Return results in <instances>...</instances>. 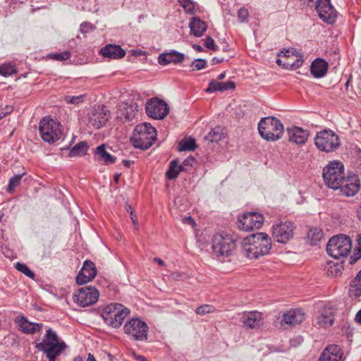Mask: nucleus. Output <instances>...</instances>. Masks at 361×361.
<instances>
[{
	"instance_id": "nucleus-33",
	"label": "nucleus",
	"mask_w": 361,
	"mask_h": 361,
	"mask_svg": "<svg viewBox=\"0 0 361 361\" xmlns=\"http://www.w3.org/2000/svg\"><path fill=\"white\" fill-rule=\"evenodd\" d=\"M189 27L190 33L195 37H200L203 35L207 29V25L205 22L202 20L200 18L194 17L191 19Z\"/></svg>"
},
{
	"instance_id": "nucleus-13",
	"label": "nucleus",
	"mask_w": 361,
	"mask_h": 361,
	"mask_svg": "<svg viewBox=\"0 0 361 361\" xmlns=\"http://www.w3.org/2000/svg\"><path fill=\"white\" fill-rule=\"evenodd\" d=\"M145 111L149 117L161 120L169 114V107L164 100L154 97L147 102Z\"/></svg>"
},
{
	"instance_id": "nucleus-50",
	"label": "nucleus",
	"mask_w": 361,
	"mask_h": 361,
	"mask_svg": "<svg viewBox=\"0 0 361 361\" xmlns=\"http://www.w3.org/2000/svg\"><path fill=\"white\" fill-rule=\"evenodd\" d=\"M249 12L245 8H240L238 11V18L240 23H244L247 20Z\"/></svg>"
},
{
	"instance_id": "nucleus-17",
	"label": "nucleus",
	"mask_w": 361,
	"mask_h": 361,
	"mask_svg": "<svg viewBox=\"0 0 361 361\" xmlns=\"http://www.w3.org/2000/svg\"><path fill=\"white\" fill-rule=\"evenodd\" d=\"M315 9L319 18L328 24H334L337 18V11L334 8L330 0H317Z\"/></svg>"
},
{
	"instance_id": "nucleus-29",
	"label": "nucleus",
	"mask_w": 361,
	"mask_h": 361,
	"mask_svg": "<svg viewBox=\"0 0 361 361\" xmlns=\"http://www.w3.org/2000/svg\"><path fill=\"white\" fill-rule=\"evenodd\" d=\"M94 156L96 161L102 162L106 165L115 163L116 158L110 154L106 151V145L102 144L96 147L94 152Z\"/></svg>"
},
{
	"instance_id": "nucleus-42",
	"label": "nucleus",
	"mask_w": 361,
	"mask_h": 361,
	"mask_svg": "<svg viewBox=\"0 0 361 361\" xmlns=\"http://www.w3.org/2000/svg\"><path fill=\"white\" fill-rule=\"evenodd\" d=\"M23 175V174H17L10 178V180L8 181V188H7L8 192H9L11 194L13 192L15 188L20 185Z\"/></svg>"
},
{
	"instance_id": "nucleus-63",
	"label": "nucleus",
	"mask_w": 361,
	"mask_h": 361,
	"mask_svg": "<svg viewBox=\"0 0 361 361\" xmlns=\"http://www.w3.org/2000/svg\"><path fill=\"white\" fill-rule=\"evenodd\" d=\"M87 361H96V359L92 353H89L87 355Z\"/></svg>"
},
{
	"instance_id": "nucleus-31",
	"label": "nucleus",
	"mask_w": 361,
	"mask_h": 361,
	"mask_svg": "<svg viewBox=\"0 0 361 361\" xmlns=\"http://www.w3.org/2000/svg\"><path fill=\"white\" fill-rule=\"evenodd\" d=\"M305 319V314L300 310H291L283 314L282 322L286 324L298 325Z\"/></svg>"
},
{
	"instance_id": "nucleus-64",
	"label": "nucleus",
	"mask_w": 361,
	"mask_h": 361,
	"mask_svg": "<svg viewBox=\"0 0 361 361\" xmlns=\"http://www.w3.org/2000/svg\"><path fill=\"white\" fill-rule=\"evenodd\" d=\"M123 165L126 167L129 168L131 164L133 163V161H129V160H123Z\"/></svg>"
},
{
	"instance_id": "nucleus-5",
	"label": "nucleus",
	"mask_w": 361,
	"mask_h": 361,
	"mask_svg": "<svg viewBox=\"0 0 361 361\" xmlns=\"http://www.w3.org/2000/svg\"><path fill=\"white\" fill-rule=\"evenodd\" d=\"M130 314V310L120 303H111L106 306L102 313L106 324L113 328H118Z\"/></svg>"
},
{
	"instance_id": "nucleus-16",
	"label": "nucleus",
	"mask_w": 361,
	"mask_h": 361,
	"mask_svg": "<svg viewBox=\"0 0 361 361\" xmlns=\"http://www.w3.org/2000/svg\"><path fill=\"white\" fill-rule=\"evenodd\" d=\"M99 290L94 286H90L80 288L78 294L73 296L74 301L81 307H87L94 304L99 298Z\"/></svg>"
},
{
	"instance_id": "nucleus-62",
	"label": "nucleus",
	"mask_w": 361,
	"mask_h": 361,
	"mask_svg": "<svg viewBox=\"0 0 361 361\" xmlns=\"http://www.w3.org/2000/svg\"><path fill=\"white\" fill-rule=\"evenodd\" d=\"M154 261L157 262L159 266H164L165 264L164 262L161 259L158 257H155L154 259Z\"/></svg>"
},
{
	"instance_id": "nucleus-43",
	"label": "nucleus",
	"mask_w": 361,
	"mask_h": 361,
	"mask_svg": "<svg viewBox=\"0 0 361 361\" xmlns=\"http://www.w3.org/2000/svg\"><path fill=\"white\" fill-rule=\"evenodd\" d=\"M85 94L78 96L66 95L63 97V100L68 104L78 105L85 101Z\"/></svg>"
},
{
	"instance_id": "nucleus-60",
	"label": "nucleus",
	"mask_w": 361,
	"mask_h": 361,
	"mask_svg": "<svg viewBox=\"0 0 361 361\" xmlns=\"http://www.w3.org/2000/svg\"><path fill=\"white\" fill-rule=\"evenodd\" d=\"M176 169L178 171V174L181 172V171H183L185 170L184 169V166L182 164V165H179L178 164V161L176 160Z\"/></svg>"
},
{
	"instance_id": "nucleus-19",
	"label": "nucleus",
	"mask_w": 361,
	"mask_h": 361,
	"mask_svg": "<svg viewBox=\"0 0 361 361\" xmlns=\"http://www.w3.org/2000/svg\"><path fill=\"white\" fill-rule=\"evenodd\" d=\"M97 274L94 263L90 260H85L82 267L76 276V283L78 285L85 284L91 281Z\"/></svg>"
},
{
	"instance_id": "nucleus-47",
	"label": "nucleus",
	"mask_w": 361,
	"mask_h": 361,
	"mask_svg": "<svg viewBox=\"0 0 361 361\" xmlns=\"http://www.w3.org/2000/svg\"><path fill=\"white\" fill-rule=\"evenodd\" d=\"M215 307L211 305H202L196 308L195 312L200 315H205L207 314L214 312Z\"/></svg>"
},
{
	"instance_id": "nucleus-61",
	"label": "nucleus",
	"mask_w": 361,
	"mask_h": 361,
	"mask_svg": "<svg viewBox=\"0 0 361 361\" xmlns=\"http://www.w3.org/2000/svg\"><path fill=\"white\" fill-rule=\"evenodd\" d=\"M134 357L136 360H137L139 361H147V359L145 356H142V355H135Z\"/></svg>"
},
{
	"instance_id": "nucleus-20",
	"label": "nucleus",
	"mask_w": 361,
	"mask_h": 361,
	"mask_svg": "<svg viewBox=\"0 0 361 361\" xmlns=\"http://www.w3.org/2000/svg\"><path fill=\"white\" fill-rule=\"evenodd\" d=\"M341 193L345 197H353L360 190V181L357 176L344 178L339 186Z\"/></svg>"
},
{
	"instance_id": "nucleus-49",
	"label": "nucleus",
	"mask_w": 361,
	"mask_h": 361,
	"mask_svg": "<svg viewBox=\"0 0 361 361\" xmlns=\"http://www.w3.org/2000/svg\"><path fill=\"white\" fill-rule=\"evenodd\" d=\"M206 63H207L206 60H204L203 59H195L192 62L191 66L194 67L192 68L193 71L194 70L199 71V70L204 68L206 66Z\"/></svg>"
},
{
	"instance_id": "nucleus-11",
	"label": "nucleus",
	"mask_w": 361,
	"mask_h": 361,
	"mask_svg": "<svg viewBox=\"0 0 361 361\" xmlns=\"http://www.w3.org/2000/svg\"><path fill=\"white\" fill-rule=\"evenodd\" d=\"M277 56L279 59H276V63L286 69H297L302 65L304 61L303 55L297 52L294 49L281 51Z\"/></svg>"
},
{
	"instance_id": "nucleus-58",
	"label": "nucleus",
	"mask_w": 361,
	"mask_h": 361,
	"mask_svg": "<svg viewBox=\"0 0 361 361\" xmlns=\"http://www.w3.org/2000/svg\"><path fill=\"white\" fill-rule=\"evenodd\" d=\"M130 219H131V220H132V222H133V225H134L135 226H137V225H138V222H137V218H136L135 214L133 213V215H130Z\"/></svg>"
},
{
	"instance_id": "nucleus-8",
	"label": "nucleus",
	"mask_w": 361,
	"mask_h": 361,
	"mask_svg": "<svg viewBox=\"0 0 361 361\" xmlns=\"http://www.w3.org/2000/svg\"><path fill=\"white\" fill-rule=\"evenodd\" d=\"M61 123L49 117L43 118L39 126V131L42 139L48 143H54L59 140L62 133Z\"/></svg>"
},
{
	"instance_id": "nucleus-56",
	"label": "nucleus",
	"mask_w": 361,
	"mask_h": 361,
	"mask_svg": "<svg viewBox=\"0 0 361 361\" xmlns=\"http://www.w3.org/2000/svg\"><path fill=\"white\" fill-rule=\"evenodd\" d=\"M355 321L361 324V309L355 314Z\"/></svg>"
},
{
	"instance_id": "nucleus-35",
	"label": "nucleus",
	"mask_w": 361,
	"mask_h": 361,
	"mask_svg": "<svg viewBox=\"0 0 361 361\" xmlns=\"http://www.w3.org/2000/svg\"><path fill=\"white\" fill-rule=\"evenodd\" d=\"M344 269L343 263L329 262L325 266L324 270L328 276L337 277L340 276Z\"/></svg>"
},
{
	"instance_id": "nucleus-25",
	"label": "nucleus",
	"mask_w": 361,
	"mask_h": 361,
	"mask_svg": "<svg viewBox=\"0 0 361 361\" xmlns=\"http://www.w3.org/2000/svg\"><path fill=\"white\" fill-rule=\"evenodd\" d=\"M185 54L176 50L166 51L161 54L158 57V62L161 66H166L169 63H180L185 60Z\"/></svg>"
},
{
	"instance_id": "nucleus-10",
	"label": "nucleus",
	"mask_w": 361,
	"mask_h": 361,
	"mask_svg": "<svg viewBox=\"0 0 361 361\" xmlns=\"http://www.w3.org/2000/svg\"><path fill=\"white\" fill-rule=\"evenodd\" d=\"M235 247V240L230 235L217 233L213 236L212 248L217 257H228Z\"/></svg>"
},
{
	"instance_id": "nucleus-53",
	"label": "nucleus",
	"mask_w": 361,
	"mask_h": 361,
	"mask_svg": "<svg viewBox=\"0 0 361 361\" xmlns=\"http://www.w3.org/2000/svg\"><path fill=\"white\" fill-rule=\"evenodd\" d=\"M204 46L207 48L210 49L212 50H216V45H215V43H214V40L211 37H207L206 38Z\"/></svg>"
},
{
	"instance_id": "nucleus-41",
	"label": "nucleus",
	"mask_w": 361,
	"mask_h": 361,
	"mask_svg": "<svg viewBox=\"0 0 361 361\" xmlns=\"http://www.w3.org/2000/svg\"><path fill=\"white\" fill-rule=\"evenodd\" d=\"M307 236L312 245H317L323 238V233L318 228H314L309 231Z\"/></svg>"
},
{
	"instance_id": "nucleus-22",
	"label": "nucleus",
	"mask_w": 361,
	"mask_h": 361,
	"mask_svg": "<svg viewBox=\"0 0 361 361\" xmlns=\"http://www.w3.org/2000/svg\"><path fill=\"white\" fill-rule=\"evenodd\" d=\"M336 311L329 305H324L319 311L317 317V324L324 328L331 326L335 321Z\"/></svg>"
},
{
	"instance_id": "nucleus-46",
	"label": "nucleus",
	"mask_w": 361,
	"mask_h": 361,
	"mask_svg": "<svg viewBox=\"0 0 361 361\" xmlns=\"http://www.w3.org/2000/svg\"><path fill=\"white\" fill-rule=\"evenodd\" d=\"M44 343H60L58 336L51 329H49L45 334V339L42 342Z\"/></svg>"
},
{
	"instance_id": "nucleus-54",
	"label": "nucleus",
	"mask_w": 361,
	"mask_h": 361,
	"mask_svg": "<svg viewBox=\"0 0 361 361\" xmlns=\"http://www.w3.org/2000/svg\"><path fill=\"white\" fill-rule=\"evenodd\" d=\"M195 161V159L193 157H188L187 159H185L183 162V165L184 166H192L193 164Z\"/></svg>"
},
{
	"instance_id": "nucleus-1",
	"label": "nucleus",
	"mask_w": 361,
	"mask_h": 361,
	"mask_svg": "<svg viewBox=\"0 0 361 361\" xmlns=\"http://www.w3.org/2000/svg\"><path fill=\"white\" fill-rule=\"evenodd\" d=\"M271 246V239L266 233H257L243 239L241 252L247 258L257 259L268 255Z\"/></svg>"
},
{
	"instance_id": "nucleus-30",
	"label": "nucleus",
	"mask_w": 361,
	"mask_h": 361,
	"mask_svg": "<svg viewBox=\"0 0 361 361\" xmlns=\"http://www.w3.org/2000/svg\"><path fill=\"white\" fill-rule=\"evenodd\" d=\"M328 68V63L321 58L314 59L310 66L311 73L315 78H323L326 74Z\"/></svg>"
},
{
	"instance_id": "nucleus-12",
	"label": "nucleus",
	"mask_w": 361,
	"mask_h": 361,
	"mask_svg": "<svg viewBox=\"0 0 361 361\" xmlns=\"http://www.w3.org/2000/svg\"><path fill=\"white\" fill-rule=\"evenodd\" d=\"M295 228V224L292 221H281L272 226L273 238L278 243L285 244L293 238Z\"/></svg>"
},
{
	"instance_id": "nucleus-38",
	"label": "nucleus",
	"mask_w": 361,
	"mask_h": 361,
	"mask_svg": "<svg viewBox=\"0 0 361 361\" xmlns=\"http://www.w3.org/2000/svg\"><path fill=\"white\" fill-rule=\"evenodd\" d=\"M356 243L353 253L350 257L349 263L350 264H355L361 258V233L357 235Z\"/></svg>"
},
{
	"instance_id": "nucleus-48",
	"label": "nucleus",
	"mask_w": 361,
	"mask_h": 361,
	"mask_svg": "<svg viewBox=\"0 0 361 361\" xmlns=\"http://www.w3.org/2000/svg\"><path fill=\"white\" fill-rule=\"evenodd\" d=\"M50 56L52 59L62 61L68 60L71 56V54L69 51H63L50 54Z\"/></svg>"
},
{
	"instance_id": "nucleus-18",
	"label": "nucleus",
	"mask_w": 361,
	"mask_h": 361,
	"mask_svg": "<svg viewBox=\"0 0 361 361\" xmlns=\"http://www.w3.org/2000/svg\"><path fill=\"white\" fill-rule=\"evenodd\" d=\"M239 322L246 329H259L264 324L262 314L258 311L244 312L239 314Z\"/></svg>"
},
{
	"instance_id": "nucleus-52",
	"label": "nucleus",
	"mask_w": 361,
	"mask_h": 361,
	"mask_svg": "<svg viewBox=\"0 0 361 361\" xmlns=\"http://www.w3.org/2000/svg\"><path fill=\"white\" fill-rule=\"evenodd\" d=\"M180 5L188 11L191 12L195 8V5L191 0H178Z\"/></svg>"
},
{
	"instance_id": "nucleus-55",
	"label": "nucleus",
	"mask_w": 361,
	"mask_h": 361,
	"mask_svg": "<svg viewBox=\"0 0 361 361\" xmlns=\"http://www.w3.org/2000/svg\"><path fill=\"white\" fill-rule=\"evenodd\" d=\"M183 223L190 224L194 226L195 225V222L194 219L191 216H186L183 219Z\"/></svg>"
},
{
	"instance_id": "nucleus-21",
	"label": "nucleus",
	"mask_w": 361,
	"mask_h": 361,
	"mask_svg": "<svg viewBox=\"0 0 361 361\" xmlns=\"http://www.w3.org/2000/svg\"><path fill=\"white\" fill-rule=\"evenodd\" d=\"M37 348L46 353L49 361H55L56 357L66 348V345L63 341L60 343H39Z\"/></svg>"
},
{
	"instance_id": "nucleus-24",
	"label": "nucleus",
	"mask_w": 361,
	"mask_h": 361,
	"mask_svg": "<svg viewBox=\"0 0 361 361\" xmlns=\"http://www.w3.org/2000/svg\"><path fill=\"white\" fill-rule=\"evenodd\" d=\"M15 323L23 333L27 334H34L39 331L42 328L41 324L30 322L24 316L17 317L15 319Z\"/></svg>"
},
{
	"instance_id": "nucleus-39",
	"label": "nucleus",
	"mask_w": 361,
	"mask_h": 361,
	"mask_svg": "<svg viewBox=\"0 0 361 361\" xmlns=\"http://www.w3.org/2000/svg\"><path fill=\"white\" fill-rule=\"evenodd\" d=\"M179 151H193L197 148L195 140L188 138L182 140L178 144Z\"/></svg>"
},
{
	"instance_id": "nucleus-28",
	"label": "nucleus",
	"mask_w": 361,
	"mask_h": 361,
	"mask_svg": "<svg viewBox=\"0 0 361 361\" xmlns=\"http://www.w3.org/2000/svg\"><path fill=\"white\" fill-rule=\"evenodd\" d=\"M138 111V105L133 102L130 104H124L121 106L117 112V118L121 121H131Z\"/></svg>"
},
{
	"instance_id": "nucleus-7",
	"label": "nucleus",
	"mask_w": 361,
	"mask_h": 361,
	"mask_svg": "<svg viewBox=\"0 0 361 361\" xmlns=\"http://www.w3.org/2000/svg\"><path fill=\"white\" fill-rule=\"evenodd\" d=\"M314 144L319 150L327 153L336 151L341 145L338 135L330 129L318 132L314 137Z\"/></svg>"
},
{
	"instance_id": "nucleus-40",
	"label": "nucleus",
	"mask_w": 361,
	"mask_h": 361,
	"mask_svg": "<svg viewBox=\"0 0 361 361\" xmlns=\"http://www.w3.org/2000/svg\"><path fill=\"white\" fill-rule=\"evenodd\" d=\"M17 73L15 65L11 63H4L0 66V75L3 76H9Z\"/></svg>"
},
{
	"instance_id": "nucleus-51",
	"label": "nucleus",
	"mask_w": 361,
	"mask_h": 361,
	"mask_svg": "<svg viewBox=\"0 0 361 361\" xmlns=\"http://www.w3.org/2000/svg\"><path fill=\"white\" fill-rule=\"evenodd\" d=\"M95 29V26L90 23L83 22L80 24V30L82 33H88Z\"/></svg>"
},
{
	"instance_id": "nucleus-9",
	"label": "nucleus",
	"mask_w": 361,
	"mask_h": 361,
	"mask_svg": "<svg viewBox=\"0 0 361 361\" xmlns=\"http://www.w3.org/2000/svg\"><path fill=\"white\" fill-rule=\"evenodd\" d=\"M123 331L135 341H147L148 339L149 327L141 318H132L127 321Z\"/></svg>"
},
{
	"instance_id": "nucleus-23",
	"label": "nucleus",
	"mask_w": 361,
	"mask_h": 361,
	"mask_svg": "<svg viewBox=\"0 0 361 361\" xmlns=\"http://www.w3.org/2000/svg\"><path fill=\"white\" fill-rule=\"evenodd\" d=\"M343 350L338 345H329L322 353L318 361H343Z\"/></svg>"
},
{
	"instance_id": "nucleus-57",
	"label": "nucleus",
	"mask_w": 361,
	"mask_h": 361,
	"mask_svg": "<svg viewBox=\"0 0 361 361\" xmlns=\"http://www.w3.org/2000/svg\"><path fill=\"white\" fill-rule=\"evenodd\" d=\"M224 61V58H217V57H214L212 59V65H215V64H217V63H221Z\"/></svg>"
},
{
	"instance_id": "nucleus-4",
	"label": "nucleus",
	"mask_w": 361,
	"mask_h": 361,
	"mask_svg": "<svg viewBox=\"0 0 361 361\" xmlns=\"http://www.w3.org/2000/svg\"><path fill=\"white\" fill-rule=\"evenodd\" d=\"M322 178L329 188L338 190L345 178L343 164L339 161H330L323 169Z\"/></svg>"
},
{
	"instance_id": "nucleus-6",
	"label": "nucleus",
	"mask_w": 361,
	"mask_h": 361,
	"mask_svg": "<svg viewBox=\"0 0 361 361\" xmlns=\"http://www.w3.org/2000/svg\"><path fill=\"white\" fill-rule=\"evenodd\" d=\"M352 249V241L345 235L333 236L326 245V252L332 257L338 259L346 257Z\"/></svg>"
},
{
	"instance_id": "nucleus-44",
	"label": "nucleus",
	"mask_w": 361,
	"mask_h": 361,
	"mask_svg": "<svg viewBox=\"0 0 361 361\" xmlns=\"http://www.w3.org/2000/svg\"><path fill=\"white\" fill-rule=\"evenodd\" d=\"M178 176V171L176 169V159L172 160L169 164V167L166 172V176L169 180H173Z\"/></svg>"
},
{
	"instance_id": "nucleus-15",
	"label": "nucleus",
	"mask_w": 361,
	"mask_h": 361,
	"mask_svg": "<svg viewBox=\"0 0 361 361\" xmlns=\"http://www.w3.org/2000/svg\"><path fill=\"white\" fill-rule=\"evenodd\" d=\"M264 219V216L261 214L248 212L238 218L237 225L240 230L250 231L261 228L263 225Z\"/></svg>"
},
{
	"instance_id": "nucleus-27",
	"label": "nucleus",
	"mask_w": 361,
	"mask_h": 361,
	"mask_svg": "<svg viewBox=\"0 0 361 361\" xmlns=\"http://www.w3.org/2000/svg\"><path fill=\"white\" fill-rule=\"evenodd\" d=\"M100 54L109 59H118L125 56L126 51L119 45L109 44L102 48Z\"/></svg>"
},
{
	"instance_id": "nucleus-45",
	"label": "nucleus",
	"mask_w": 361,
	"mask_h": 361,
	"mask_svg": "<svg viewBox=\"0 0 361 361\" xmlns=\"http://www.w3.org/2000/svg\"><path fill=\"white\" fill-rule=\"evenodd\" d=\"M16 269L20 272L24 274L26 276L30 279H34L35 274L30 269V268L23 263L17 262L15 264Z\"/></svg>"
},
{
	"instance_id": "nucleus-59",
	"label": "nucleus",
	"mask_w": 361,
	"mask_h": 361,
	"mask_svg": "<svg viewBox=\"0 0 361 361\" xmlns=\"http://www.w3.org/2000/svg\"><path fill=\"white\" fill-rule=\"evenodd\" d=\"M126 210L127 212L130 214V215H133V209L132 208V207L128 204V202L126 203Z\"/></svg>"
},
{
	"instance_id": "nucleus-3",
	"label": "nucleus",
	"mask_w": 361,
	"mask_h": 361,
	"mask_svg": "<svg viewBox=\"0 0 361 361\" xmlns=\"http://www.w3.org/2000/svg\"><path fill=\"white\" fill-rule=\"evenodd\" d=\"M258 130L263 139L274 142L281 138L284 128L279 119L274 116H269L259 121Z\"/></svg>"
},
{
	"instance_id": "nucleus-34",
	"label": "nucleus",
	"mask_w": 361,
	"mask_h": 361,
	"mask_svg": "<svg viewBox=\"0 0 361 361\" xmlns=\"http://www.w3.org/2000/svg\"><path fill=\"white\" fill-rule=\"evenodd\" d=\"M348 295L353 298H358L361 296V273L358 272L350 282Z\"/></svg>"
},
{
	"instance_id": "nucleus-14",
	"label": "nucleus",
	"mask_w": 361,
	"mask_h": 361,
	"mask_svg": "<svg viewBox=\"0 0 361 361\" xmlns=\"http://www.w3.org/2000/svg\"><path fill=\"white\" fill-rule=\"evenodd\" d=\"M110 111L103 105L92 106L87 114L88 123L96 129H99L108 121Z\"/></svg>"
},
{
	"instance_id": "nucleus-2",
	"label": "nucleus",
	"mask_w": 361,
	"mask_h": 361,
	"mask_svg": "<svg viewBox=\"0 0 361 361\" xmlns=\"http://www.w3.org/2000/svg\"><path fill=\"white\" fill-rule=\"evenodd\" d=\"M156 138V128L149 123H143L136 126L130 140L135 148L147 149L152 145Z\"/></svg>"
},
{
	"instance_id": "nucleus-37",
	"label": "nucleus",
	"mask_w": 361,
	"mask_h": 361,
	"mask_svg": "<svg viewBox=\"0 0 361 361\" xmlns=\"http://www.w3.org/2000/svg\"><path fill=\"white\" fill-rule=\"evenodd\" d=\"M87 150V145L85 142H80L77 145H75L69 151V157H77V156H82L85 154Z\"/></svg>"
},
{
	"instance_id": "nucleus-26",
	"label": "nucleus",
	"mask_w": 361,
	"mask_h": 361,
	"mask_svg": "<svg viewBox=\"0 0 361 361\" xmlns=\"http://www.w3.org/2000/svg\"><path fill=\"white\" fill-rule=\"evenodd\" d=\"M288 134L289 140L297 145L305 144L309 137V133L307 130H303L302 128L297 126H293L287 129Z\"/></svg>"
},
{
	"instance_id": "nucleus-32",
	"label": "nucleus",
	"mask_w": 361,
	"mask_h": 361,
	"mask_svg": "<svg viewBox=\"0 0 361 361\" xmlns=\"http://www.w3.org/2000/svg\"><path fill=\"white\" fill-rule=\"evenodd\" d=\"M235 88V84L233 81L227 82H218L212 80L209 82L206 92L211 93L216 91H226L229 90H234Z\"/></svg>"
},
{
	"instance_id": "nucleus-36",
	"label": "nucleus",
	"mask_w": 361,
	"mask_h": 361,
	"mask_svg": "<svg viewBox=\"0 0 361 361\" xmlns=\"http://www.w3.org/2000/svg\"><path fill=\"white\" fill-rule=\"evenodd\" d=\"M223 130L220 126L212 128L205 136V139L211 142H218L224 138Z\"/></svg>"
}]
</instances>
